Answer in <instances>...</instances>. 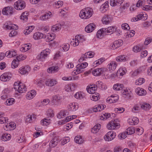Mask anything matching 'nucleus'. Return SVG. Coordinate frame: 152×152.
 <instances>
[{"instance_id":"nucleus-11","label":"nucleus","mask_w":152,"mask_h":152,"mask_svg":"<svg viewBox=\"0 0 152 152\" xmlns=\"http://www.w3.org/2000/svg\"><path fill=\"white\" fill-rule=\"evenodd\" d=\"M119 99L118 96L112 95L110 97H108L106 99L107 102L109 103L116 102Z\"/></svg>"},{"instance_id":"nucleus-56","label":"nucleus","mask_w":152,"mask_h":152,"mask_svg":"<svg viewBox=\"0 0 152 152\" xmlns=\"http://www.w3.org/2000/svg\"><path fill=\"white\" fill-rule=\"evenodd\" d=\"M144 78H140L138 80H136L135 82V84L136 85H141L144 82Z\"/></svg>"},{"instance_id":"nucleus-44","label":"nucleus","mask_w":152,"mask_h":152,"mask_svg":"<svg viewBox=\"0 0 152 152\" xmlns=\"http://www.w3.org/2000/svg\"><path fill=\"white\" fill-rule=\"evenodd\" d=\"M19 61L18 59L17 60L14 59L12 63V68L13 69H15L18 66L19 64Z\"/></svg>"},{"instance_id":"nucleus-58","label":"nucleus","mask_w":152,"mask_h":152,"mask_svg":"<svg viewBox=\"0 0 152 152\" xmlns=\"http://www.w3.org/2000/svg\"><path fill=\"white\" fill-rule=\"evenodd\" d=\"M84 97V95L83 94V93L82 92H77V99H81Z\"/></svg>"},{"instance_id":"nucleus-30","label":"nucleus","mask_w":152,"mask_h":152,"mask_svg":"<svg viewBox=\"0 0 152 152\" xmlns=\"http://www.w3.org/2000/svg\"><path fill=\"white\" fill-rule=\"evenodd\" d=\"M124 88L123 85L119 83L115 84L113 86V89L116 91L122 90Z\"/></svg>"},{"instance_id":"nucleus-50","label":"nucleus","mask_w":152,"mask_h":152,"mask_svg":"<svg viewBox=\"0 0 152 152\" xmlns=\"http://www.w3.org/2000/svg\"><path fill=\"white\" fill-rule=\"evenodd\" d=\"M63 2L62 1H56L54 4V5L56 8H59L62 6Z\"/></svg>"},{"instance_id":"nucleus-3","label":"nucleus","mask_w":152,"mask_h":152,"mask_svg":"<svg viewBox=\"0 0 152 152\" xmlns=\"http://www.w3.org/2000/svg\"><path fill=\"white\" fill-rule=\"evenodd\" d=\"M120 126V124L116 123V121L115 120L111 121L107 125V128L111 130L118 129Z\"/></svg>"},{"instance_id":"nucleus-7","label":"nucleus","mask_w":152,"mask_h":152,"mask_svg":"<svg viewBox=\"0 0 152 152\" xmlns=\"http://www.w3.org/2000/svg\"><path fill=\"white\" fill-rule=\"evenodd\" d=\"M88 65L87 62L78 64L77 65V74H80L83 71V69L86 68Z\"/></svg>"},{"instance_id":"nucleus-2","label":"nucleus","mask_w":152,"mask_h":152,"mask_svg":"<svg viewBox=\"0 0 152 152\" xmlns=\"http://www.w3.org/2000/svg\"><path fill=\"white\" fill-rule=\"evenodd\" d=\"M16 12L15 10L11 7L8 6L4 8L2 10V14L7 16H10L15 14Z\"/></svg>"},{"instance_id":"nucleus-25","label":"nucleus","mask_w":152,"mask_h":152,"mask_svg":"<svg viewBox=\"0 0 152 152\" xmlns=\"http://www.w3.org/2000/svg\"><path fill=\"white\" fill-rule=\"evenodd\" d=\"M36 91L34 90H32L28 92L26 95V97L28 99L33 98L36 94Z\"/></svg>"},{"instance_id":"nucleus-1","label":"nucleus","mask_w":152,"mask_h":152,"mask_svg":"<svg viewBox=\"0 0 152 152\" xmlns=\"http://www.w3.org/2000/svg\"><path fill=\"white\" fill-rule=\"evenodd\" d=\"M91 8L87 7L82 9L79 14V16L82 19H87L90 18L93 14Z\"/></svg>"},{"instance_id":"nucleus-47","label":"nucleus","mask_w":152,"mask_h":152,"mask_svg":"<svg viewBox=\"0 0 152 152\" xmlns=\"http://www.w3.org/2000/svg\"><path fill=\"white\" fill-rule=\"evenodd\" d=\"M93 56L94 55L92 53V52H88L86 53L85 54H83V57L86 58H92L93 57Z\"/></svg>"},{"instance_id":"nucleus-52","label":"nucleus","mask_w":152,"mask_h":152,"mask_svg":"<svg viewBox=\"0 0 152 152\" xmlns=\"http://www.w3.org/2000/svg\"><path fill=\"white\" fill-rule=\"evenodd\" d=\"M141 108L145 110H148L151 108L150 104H142L141 105Z\"/></svg>"},{"instance_id":"nucleus-6","label":"nucleus","mask_w":152,"mask_h":152,"mask_svg":"<svg viewBox=\"0 0 152 152\" xmlns=\"http://www.w3.org/2000/svg\"><path fill=\"white\" fill-rule=\"evenodd\" d=\"M52 101V103L55 105H58L60 104L61 102V96L58 95L53 96Z\"/></svg>"},{"instance_id":"nucleus-29","label":"nucleus","mask_w":152,"mask_h":152,"mask_svg":"<svg viewBox=\"0 0 152 152\" xmlns=\"http://www.w3.org/2000/svg\"><path fill=\"white\" fill-rule=\"evenodd\" d=\"M101 128V125L97 124L94 126L91 129V132L93 133H96L98 132Z\"/></svg>"},{"instance_id":"nucleus-9","label":"nucleus","mask_w":152,"mask_h":152,"mask_svg":"<svg viewBox=\"0 0 152 152\" xmlns=\"http://www.w3.org/2000/svg\"><path fill=\"white\" fill-rule=\"evenodd\" d=\"M30 70V67L28 66H26L20 67L19 69L18 72L21 75H25L28 73Z\"/></svg>"},{"instance_id":"nucleus-51","label":"nucleus","mask_w":152,"mask_h":152,"mask_svg":"<svg viewBox=\"0 0 152 152\" xmlns=\"http://www.w3.org/2000/svg\"><path fill=\"white\" fill-rule=\"evenodd\" d=\"M84 141L82 137L81 136H77V143L82 144Z\"/></svg>"},{"instance_id":"nucleus-53","label":"nucleus","mask_w":152,"mask_h":152,"mask_svg":"<svg viewBox=\"0 0 152 152\" xmlns=\"http://www.w3.org/2000/svg\"><path fill=\"white\" fill-rule=\"evenodd\" d=\"M15 102V99L12 98L8 99L6 101V103L8 105H11L14 104Z\"/></svg>"},{"instance_id":"nucleus-13","label":"nucleus","mask_w":152,"mask_h":152,"mask_svg":"<svg viewBox=\"0 0 152 152\" xmlns=\"http://www.w3.org/2000/svg\"><path fill=\"white\" fill-rule=\"evenodd\" d=\"M11 74L9 73H5L1 75L0 77V80L3 81H6L10 80Z\"/></svg>"},{"instance_id":"nucleus-64","label":"nucleus","mask_w":152,"mask_h":152,"mask_svg":"<svg viewBox=\"0 0 152 152\" xmlns=\"http://www.w3.org/2000/svg\"><path fill=\"white\" fill-rule=\"evenodd\" d=\"M142 7V9L144 10L148 11L151 10L152 9V6L150 5H145Z\"/></svg>"},{"instance_id":"nucleus-4","label":"nucleus","mask_w":152,"mask_h":152,"mask_svg":"<svg viewBox=\"0 0 152 152\" xmlns=\"http://www.w3.org/2000/svg\"><path fill=\"white\" fill-rule=\"evenodd\" d=\"M25 6V3L23 1H17L14 4L15 8L18 10L23 9Z\"/></svg>"},{"instance_id":"nucleus-48","label":"nucleus","mask_w":152,"mask_h":152,"mask_svg":"<svg viewBox=\"0 0 152 152\" xmlns=\"http://www.w3.org/2000/svg\"><path fill=\"white\" fill-rule=\"evenodd\" d=\"M126 69L120 68L117 71L118 74H119L121 76H123L126 73Z\"/></svg>"},{"instance_id":"nucleus-54","label":"nucleus","mask_w":152,"mask_h":152,"mask_svg":"<svg viewBox=\"0 0 152 152\" xmlns=\"http://www.w3.org/2000/svg\"><path fill=\"white\" fill-rule=\"evenodd\" d=\"M102 110V107L100 105H98L94 106L93 109V111L94 112H97Z\"/></svg>"},{"instance_id":"nucleus-20","label":"nucleus","mask_w":152,"mask_h":152,"mask_svg":"<svg viewBox=\"0 0 152 152\" xmlns=\"http://www.w3.org/2000/svg\"><path fill=\"white\" fill-rule=\"evenodd\" d=\"M96 88L95 85H88L87 87L86 90L89 94H93L95 93V91L96 90Z\"/></svg>"},{"instance_id":"nucleus-43","label":"nucleus","mask_w":152,"mask_h":152,"mask_svg":"<svg viewBox=\"0 0 152 152\" xmlns=\"http://www.w3.org/2000/svg\"><path fill=\"white\" fill-rule=\"evenodd\" d=\"M15 124L13 123H10L6 126L7 128H8V129L11 130L14 129L15 128Z\"/></svg>"},{"instance_id":"nucleus-28","label":"nucleus","mask_w":152,"mask_h":152,"mask_svg":"<svg viewBox=\"0 0 152 152\" xmlns=\"http://www.w3.org/2000/svg\"><path fill=\"white\" fill-rule=\"evenodd\" d=\"M59 69L58 66H52L48 69L47 72L49 73H54L57 72Z\"/></svg>"},{"instance_id":"nucleus-24","label":"nucleus","mask_w":152,"mask_h":152,"mask_svg":"<svg viewBox=\"0 0 152 152\" xmlns=\"http://www.w3.org/2000/svg\"><path fill=\"white\" fill-rule=\"evenodd\" d=\"M122 94L125 98L127 99H129L132 97V93L131 91H128L127 90L124 89Z\"/></svg>"},{"instance_id":"nucleus-14","label":"nucleus","mask_w":152,"mask_h":152,"mask_svg":"<svg viewBox=\"0 0 152 152\" xmlns=\"http://www.w3.org/2000/svg\"><path fill=\"white\" fill-rule=\"evenodd\" d=\"M46 37V35L40 32H36L34 34L33 38L35 39H39L42 38H45Z\"/></svg>"},{"instance_id":"nucleus-57","label":"nucleus","mask_w":152,"mask_h":152,"mask_svg":"<svg viewBox=\"0 0 152 152\" xmlns=\"http://www.w3.org/2000/svg\"><path fill=\"white\" fill-rule=\"evenodd\" d=\"M34 27L33 26H29L26 29V31L24 34H25L27 35L29 34L34 29Z\"/></svg>"},{"instance_id":"nucleus-38","label":"nucleus","mask_w":152,"mask_h":152,"mask_svg":"<svg viewBox=\"0 0 152 152\" xmlns=\"http://www.w3.org/2000/svg\"><path fill=\"white\" fill-rule=\"evenodd\" d=\"M139 122V119L137 117H134L129 122L131 125H133L137 124Z\"/></svg>"},{"instance_id":"nucleus-55","label":"nucleus","mask_w":152,"mask_h":152,"mask_svg":"<svg viewBox=\"0 0 152 152\" xmlns=\"http://www.w3.org/2000/svg\"><path fill=\"white\" fill-rule=\"evenodd\" d=\"M96 95H92L91 97V99L93 101H96L99 99V94L98 93H96Z\"/></svg>"},{"instance_id":"nucleus-59","label":"nucleus","mask_w":152,"mask_h":152,"mask_svg":"<svg viewBox=\"0 0 152 152\" xmlns=\"http://www.w3.org/2000/svg\"><path fill=\"white\" fill-rule=\"evenodd\" d=\"M121 27L124 30H128L130 29V27L127 23L122 24L121 25Z\"/></svg>"},{"instance_id":"nucleus-18","label":"nucleus","mask_w":152,"mask_h":152,"mask_svg":"<svg viewBox=\"0 0 152 152\" xmlns=\"http://www.w3.org/2000/svg\"><path fill=\"white\" fill-rule=\"evenodd\" d=\"M64 25L60 23H57L52 26L51 28V30L54 32H56L60 31L61 29V26Z\"/></svg>"},{"instance_id":"nucleus-42","label":"nucleus","mask_w":152,"mask_h":152,"mask_svg":"<svg viewBox=\"0 0 152 152\" xmlns=\"http://www.w3.org/2000/svg\"><path fill=\"white\" fill-rule=\"evenodd\" d=\"M100 68L96 69L92 71V74L94 76H98L101 75Z\"/></svg>"},{"instance_id":"nucleus-10","label":"nucleus","mask_w":152,"mask_h":152,"mask_svg":"<svg viewBox=\"0 0 152 152\" xmlns=\"http://www.w3.org/2000/svg\"><path fill=\"white\" fill-rule=\"evenodd\" d=\"M52 13L50 11H48L41 15L39 18V20L42 21L46 20L50 18L52 16Z\"/></svg>"},{"instance_id":"nucleus-34","label":"nucleus","mask_w":152,"mask_h":152,"mask_svg":"<svg viewBox=\"0 0 152 152\" xmlns=\"http://www.w3.org/2000/svg\"><path fill=\"white\" fill-rule=\"evenodd\" d=\"M122 1H110V4L111 6L115 7L120 6L122 3Z\"/></svg>"},{"instance_id":"nucleus-62","label":"nucleus","mask_w":152,"mask_h":152,"mask_svg":"<svg viewBox=\"0 0 152 152\" xmlns=\"http://www.w3.org/2000/svg\"><path fill=\"white\" fill-rule=\"evenodd\" d=\"M53 112V110H52L51 109L47 111V116L50 117H53L54 114Z\"/></svg>"},{"instance_id":"nucleus-41","label":"nucleus","mask_w":152,"mask_h":152,"mask_svg":"<svg viewBox=\"0 0 152 152\" xmlns=\"http://www.w3.org/2000/svg\"><path fill=\"white\" fill-rule=\"evenodd\" d=\"M11 138V135L10 134H4L1 137V140L3 141H6L9 140Z\"/></svg>"},{"instance_id":"nucleus-39","label":"nucleus","mask_w":152,"mask_h":152,"mask_svg":"<svg viewBox=\"0 0 152 152\" xmlns=\"http://www.w3.org/2000/svg\"><path fill=\"white\" fill-rule=\"evenodd\" d=\"M50 123V119L45 118L41 121V123L42 125L45 126H47Z\"/></svg>"},{"instance_id":"nucleus-19","label":"nucleus","mask_w":152,"mask_h":152,"mask_svg":"<svg viewBox=\"0 0 152 152\" xmlns=\"http://www.w3.org/2000/svg\"><path fill=\"white\" fill-rule=\"evenodd\" d=\"M69 115L68 111L66 110H62L58 113L57 117L58 118H64Z\"/></svg>"},{"instance_id":"nucleus-45","label":"nucleus","mask_w":152,"mask_h":152,"mask_svg":"<svg viewBox=\"0 0 152 152\" xmlns=\"http://www.w3.org/2000/svg\"><path fill=\"white\" fill-rule=\"evenodd\" d=\"M111 115L108 113H104L100 116V119L102 120H104L110 117Z\"/></svg>"},{"instance_id":"nucleus-32","label":"nucleus","mask_w":152,"mask_h":152,"mask_svg":"<svg viewBox=\"0 0 152 152\" xmlns=\"http://www.w3.org/2000/svg\"><path fill=\"white\" fill-rule=\"evenodd\" d=\"M110 16L108 15H106L104 16L102 20L103 23L107 24L110 23L111 20Z\"/></svg>"},{"instance_id":"nucleus-15","label":"nucleus","mask_w":152,"mask_h":152,"mask_svg":"<svg viewBox=\"0 0 152 152\" xmlns=\"http://www.w3.org/2000/svg\"><path fill=\"white\" fill-rule=\"evenodd\" d=\"M123 41L122 40H119L114 41L112 45V49H114L121 46L123 44Z\"/></svg>"},{"instance_id":"nucleus-33","label":"nucleus","mask_w":152,"mask_h":152,"mask_svg":"<svg viewBox=\"0 0 152 152\" xmlns=\"http://www.w3.org/2000/svg\"><path fill=\"white\" fill-rule=\"evenodd\" d=\"M84 40V36L78 35L77 36V44H77V46L80 43H82Z\"/></svg>"},{"instance_id":"nucleus-17","label":"nucleus","mask_w":152,"mask_h":152,"mask_svg":"<svg viewBox=\"0 0 152 152\" xmlns=\"http://www.w3.org/2000/svg\"><path fill=\"white\" fill-rule=\"evenodd\" d=\"M136 93L139 96H145L146 95L147 92L143 88L138 87L137 88L135 91Z\"/></svg>"},{"instance_id":"nucleus-31","label":"nucleus","mask_w":152,"mask_h":152,"mask_svg":"<svg viewBox=\"0 0 152 152\" xmlns=\"http://www.w3.org/2000/svg\"><path fill=\"white\" fill-rule=\"evenodd\" d=\"M106 33L105 30H102V28L100 30L98 31L97 32L96 36L97 37L99 38H101L103 37L104 34H106Z\"/></svg>"},{"instance_id":"nucleus-26","label":"nucleus","mask_w":152,"mask_h":152,"mask_svg":"<svg viewBox=\"0 0 152 152\" xmlns=\"http://www.w3.org/2000/svg\"><path fill=\"white\" fill-rule=\"evenodd\" d=\"M117 65L115 61H111L107 65L110 70H113L116 68Z\"/></svg>"},{"instance_id":"nucleus-8","label":"nucleus","mask_w":152,"mask_h":152,"mask_svg":"<svg viewBox=\"0 0 152 152\" xmlns=\"http://www.w3.org/2000/svg\"><path fill=\"white\" fill-rule=\"evenodd\" d=\"M58 81L55 79H49L47 80L45 82V84L48 86L52 87L57 84Z\"/></svg>"},{"instance_id":"nucleus-49","label":"nucleus","mask_w":152,"mask_h":152,"mask_svg":"<svg viewBox=\"0 0 152 152\" xmlns=\"http://www.w3.org/2000/svg\"><path fill=\"white\" fill-rule=\"evenodd\" d=\"M143 17V15L142 14H139L137 15L136 17L133 18L132 21H134L135 20L137 21L139 20L142 19Z\"/></svg>"},{"instance_id":"nucleus-36","label":"nucleus","mask_w":152,"mask_h":152,"mask_svg":"<svg viewBox=\"0 0 152 152\" xmlns=\"http://www.w3.org/2000/svg\"><path fill=\"white\" fill-rule=\"evenodd\" d=\"M135 131V129L134 127L131 126L126 129V133L128 135L132 134L134 133Z\"/></svg>"},{"instance_id":"nucleus-21","label":"nucleus","mask_w":152,"mask_h":152,"mask_svg":"<svg viewBox=\"0 0 152 152\" xmlns=\"http://www.w3.org/2000/svg\"><path fill=\"white\" fill-rule=\"evenodd\" d=\"M95 28V25L93 23H90L87 25L85 28V31L88 33L92 31Z\"/></svg>"},{"instance_id":"nucleus-16","label":"nucleus","mask_w":152,"mask_h":152,"mask_svg":"<svg viewBox=\"0 0 152 152\" xmlns=\"http://www.w3.org/2000/svg\"><path fill=\"white\" fill-rule=\"evenodd\" d=\"M76 118V115H73L67 116L66 118L61 121H59L58 124L60 125H61L65 124L66 122L69 121L72 119H75Z\"/></svg>"},{"instance_id":"nucleus-63","label":"nucleus","mask_w":152,"mask_h":152,"mask_svg":"<svg viewBox=\"0 0 152 152\" xmlns=\"http://www.w3.org/2000/svg\"><path fill=\"white\" fill-rule=\"evenodd\" d=\"M152 38L151 37H148L145 39L144 44L145 45H147L151 42Z\"/></svg>"},{"instance_id":"nucleus-46","label":"nucleus","mask_w":152,"mask_h":152,"mask_svg":"<svg viewBox=\"0 0 152 152\" xmlns=\"http://www.w3.org/2000/svg\"><path fill=\"white\" fill-rule=\"evenodd\" d=\"M126 60V58L124 56H120L117 57L116 60L117 61H124Z\"/></svg>"},{"instance_id":"nucleus-22","label":"nucleus","mask_w":152,"mask_h":152,"mask_svg":"<svg viewBox=\"0 0 152 152\" xmlns=\"http://www.w3.org/2000/svg\"><path fill=\"white\" fill-rule=\"evenodd\" d=\"M108 3V2L106 1L101 6L100 10L102 13L105 12L107 11L109 7Z\"/></svg>"},{"instance_id":"nucleus-60","label":"nucleus","mask_w":152,"mask_h":152,"mask_svg":"<svg viewBox=\"0 0 152 152\" xmlns=\"http://www.w3.org/2000/svg\"><path fill=\"white\" fill-rule=\"evenodd\" d=\"M62 80L65 81H69L72 80H75V77H64L62 78Z\"/></svg>"},{"instance_id":"nucleus-61","label":"nucleus","mask_w":152,"mask_h":152,"mask_svg":"<svg viewBox=\"0 0 152 152\" xmlns=\"http://www.w3.org/2000/svg\"><path fill=\"white\" fill-rule=\"evenodd\" d=\"M104 60L102 58L99 59L97 60L96 61L94 62L95 64H96V66L98 65L101 64L104 61Z\"/></svg>"},{"instance_id":"nucleus-12","label":"nucleus","mask_w":152,"mask_h":152,"mask_svg":"<svg viewBox=\"0 0 152 152\" xmlns=\"http://www.w3.org/2000/svg\"><path fill=\"white\" fill-rule=\"evenodd\" d=\"M60 140L58 137H54L50 141L49 143V146L50 147H54L57 145Z\"/></svg>"},{"instance_id":"nucleus-23","label":"nucleus","mask_w":152,"mask_h":152,"mask_svg":"<svg viewBox=\"0 0 152 152\" xmlns=\"http://www.w3.org/2000/svg\"><path fill=\"white\" fill-rule=\"evenodd\" d=\"M26 88L25 85L23 83H20L19 88H17L15 91H17L20 93H23L26 91Z\"/></svg>"},{"instance_id":"nucleus-27","label":"nucleus","mask_w":152,"mask_h":152,"mask_svg":"<svg viewBox=\"0 0 152 152\" xmlns=\"http://www.w3.org/2000/svg\"><path fill=\"white\" fill-rule=\"evenodd\" d=\"M47 55H45L44 53L42 51L40 54L37 56V58L41 61H45V59L47 57Z\"/></svg>"},{"instance_id":"nucleus-37","label":"nucleus","mask_w":152,"mask_h":152,"mask_svg":"<svg viewBox=\"0 0 152 152\" xmlns=\"http://www.w3.org/2000/svg\"><path fill=\"white\" fill-rule=\"evenodd\" d=\"M32 118L34 120L36 118V117L34 115H29L26 117V122L31 123L32 121Z\"/></svg>"},{"instance_id":"nucleus-5","label":"nucleus","mask_w":152,"mask_h":152,"mask_svg":"<svg viewBox=\"0 0 152 152\" xmlns=\"http://www.w3.org/2000/svg\"><path fill=\"white\" fill-rule=\"evenodd\" d=\"M116 136V133L112 131L108 132L104 136L105 140L110 141L113 140Z\"/></svg>"},{"instance_id":"nucleus-40","label":"nucleus","mask_w":152,"mask_h":152,"mask_svg":"<svg viewBox=\"0 0 152 152\" xmlns=\"http://www.w3.org/2000/svg\"><path fill=\"white\" fill-rule=\"evenodd\" d=\"M102 30H105L106 33H113L115 31L114 27L113 26H110L107 28H102Z\"/></svg>"},{"instance_id":"nucleus-35","label":"nucleus","mask_w":152,"mask_h":152,"mask_svg":"<svg viewBox=\"0 0 152 152\" xmlns=\"http://www.w3.org/2000/svg\"><path fill=\"white\" fill-rule=\"evenodd\" d=\"M28 13L27 12H23L20 16V18L25 21H26L28 19Z\"/></svg>"}]
</instances>
